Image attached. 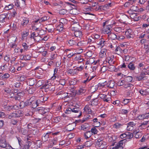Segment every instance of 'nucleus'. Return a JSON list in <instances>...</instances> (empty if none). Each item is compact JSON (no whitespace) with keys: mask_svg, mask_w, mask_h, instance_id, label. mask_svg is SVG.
Returning a JSON list of instances; mask_svg holds the SVG:
<instances>
[{"mask_svg":"<svg viewBox=\"0 0 149 149\" xmlns=\"http://www.w3.org/2000/svg\"><path fill=\"white\" fill-rule=\"evenodd\" d=\"M117 38H116V39L120 41L122 40L125 38V37L122 35H118L117 34Z\"/></svg>","mask_w":149,"mask_h":149,"instance_id":"nucleus-45","label":"nucleus"},{"mask_svg":"<svg viewBox=\"0 0 149 149\" xmlns=\"http://www.w3.org/2000/svg\"><path fill=\"white\" fill-rule=\"evenodd\" d=\"M6 15L5 14L0 15V22L3 23L5 22L7 20Z\"/></svg>","mask_w":149,"mask_h":149,"instance_id":"nucleus-20","label":"nucleus"},{"mask_svg":"<svg viewBox=\"0 0 149 149\" xmlns=\"http://www.w3.org/2000/svg\"><path fill=\"white\" fill-rule=\"evenodd\" d=\"M74 113H79V114L78 116L79 117L81 115L82 112L79 108L73 107L72 108V112Z\"/></svg>","mask_w":149,"mask_h":149,"instance_id":"nucleus-12","label":"nucleus"},{"mask_svg":"<svg viewBox=\"0 0 149 149\" xmlns=\"http://www.w3.org/2000/svg\"><path fill=\"white\" fill-rule=\"evenodd\" d=\"M10 71L12 72H14L15 71V68L13 66H11L10 68Z\"/></svg>","mask_w":149,"mask_h":149,"instance_id":"nucleus-64","label":"nucleus"},{"mask_svg":"<svg viewBox=\"0 0 149 149\" xmlns=\"http://www.w3.org/2000/svg\"><path fill=\"white\" fill-rule=\"evenodd\" d=\"M29 22V19L27 18L24 17L23 18V20L21 23V25L24 26H25Z\"/></svg>","mask_w":149,"mask_h":149,"instance_id":"nucleus-22","label":"nucleus"},{"mask_svg":"<svg viewBox=\"0 0 149 149\" xmlns=\"http://www.w3.org/2000/svg\"><path fill=\"white\" fill-rule=\"evenodd\" d=\"M49 137V133H47L43 137H42V139L44 141H46L48 140Z\"/></svg>","mask_w":149,"mask_h":149,"instance_id":"nucleus-34","label":"nucleus"},{"mask_svg":"<svg viewBox=\"0 0 149 149\" xmlns=\"http://www.w3.org/2000/svg\"><path fill=\"white\" fill-rule=\"evenodd\" d=\"M59 83L61 85L63 86L65 84V79L60 80L59 81Z\"/></svg>","mask_w":149,"mask_h":149,"instance_id":"nucleus-57","label":"nucleus"},{"mask_svg":"<svg viewBox=\"0 0 149 149\" xmlns=\"http://www.w3.org/2000/svg\"><path fill=\"white\" fill-rule=\"evenodd\" d=\"M107 34L109 39L114 40L116 39V38H117V34H118V33H116V34H115L110 32Z\"/></svg>","mask_w":149,"mask_h":149,"instance_id":"nucleus-10","label":"nucleus"},{"mask_svg":"<svg viewBox=\"0 0 149 149\" xmlns=\"http://www.w3.org/2000/svg\"><path fill=\"white\" fill-rule=\"evenodd\" d=\"M71 112H72V108L68 107L66 109L65 113H66L70 114Z\"/></svg>","mask_w":149,"mask_h":149,"instance_id":"nucleus-49","label":"nucleus"},{"mask_svg":"<svg viewBox=\"0 0 149 149\" xmlns=\"http://www.w3.org/2000/svg\"><path fill=\"white\" fill-rule=\"evenodd\" d=\"M90 128L89 124L88 123H84L81 126V129L83 131L89 130Z\"/></svg>","mask_w":149,"mask_h":149,"instance_id":"nucleus-7","label":"nucleus"},{"mask_svg":"<svg viewBox=\"0 0 149 149\" xmlns=\"http://www.w3.org/2000/svg\"><path fill=\"white\" fill-rule=\"evenodd\" d=\"M133 133L134 134H135V137L136 139H138L142 136L141 134L139 132V131L135 130L134 132Z\"/></svg>","mask_w":149,"mask_h":149,"instance_id":"nucleus-24","label":"nucleus"},{"mask_svg":"<svg viewBox=\"0 0 149 149\" xmlns=\"http://www.w3.org/2000/svg\"><path fill=\"white\" fill-rule=\"evenodd\" d=\"M48 17L46 16L43 17L39 20V23L41 22H42L45 21L48 19Z\"/></svg>","mask_w":149,"mask_h":149,"instance_id":"nucleus-48","label":"nucleus"},{"mask_svg":"<svg viewBox=\"0 0 149 149\" xmlns=\"http://www.w3.org/2000/svg\"><path fill=\"white\" fill-rule=\"evenodd\" d=\"M10 77V75L8 73H5L4 74H3L2 73H1V75L0 77L1 79H3L5 78H7L9 77Z\"/></svg>","mask_w":149,"mask_h":149,"instance_id":"nucleus-27","label":"nucleus"},{"mask_svg":"<svg viewBox=\"0 0 149 149\" xmlns=\"http://www.w3.org/2000/svg\"><path fill=\"white\" fill-rule=\"evenodd\" d=\"M23 57L25 60H29L31 58V56L28 55H25Z\"/></svg>","mask_w":149,"mask_h":149,"instance_id":"nucleus-63","label":"nucleus"},{"mask_svg":"<svg viewBox=\"0 0 149 149\" xmlns=\"http://www.w3.org/2000/svg\"><path fill=\"white\" fill-rule=\"evenodd\" d=\"M136 125V123L133 122H131L127 123V130L128 131L132 130L134 129V126Z\"/></svg>","mask_w":149,"mask_h":149,"instance_id":"nucleus-8","label":"nucleus"},{"mask_svg":"<svg viewBox=\"0 0 149 149\" xmlns=\"http://www.w3.org/2000/svg\"><path fill=\"white\" fill-rule=\"evenodd\" d=\"M132 30L130 29H128L125 32L126 35L127 36V37L129 38H131V35L132 34Z\"/></svg>","mask_w":149,"mask_h":149,"instance_id":"nucleus-26","label":"nucleus"},{"mask_svg":"<svg viewBox=\"0 0 149 149\" xmlns=\"http://www.w3.org/2000/svg\"><path fill=\"white\" fill-rule=\"evenodd\" d=\"M92 135L90 131H88L85 132L84 134V136L85 138L87 139L90 137Z\"/></svg>","mask_w":149,"mask_h":149,"instance_id":"nucleus-23","label":"nucleus"},{"mask_svg":"<svg viewBox=\"0 0 149 149\" xmlns=\"http://www.w3.org/2000/svg\"><path fill=\"white\" fill-rule=\"evenodd\" d=\"M13 5L12 4H9L8 6H6L5 7L6 10H9L12 9L13 6Z\"/></svg>","mask_w":149,"mask_h":149,"instance_id":"nucleus-53","label":"nucleus"},{"mask_svg":"<svg viewBox=\"0 0 149 149\" xmlns=\"http://www.w3.org/2000/svg\"><path fill=\"white\" fill-rule=\"evenodd\" d=\"M17 122L18 121L17 119H13L11 120V123L13 125H16Z\"/></svg>","mask_w":149,"mask_h":149,"instance_id":"nucleus-52","label":"nucleus"},{"mask_svg":"<svg viewBox=\"0 0 149 149\" xmlns=\"http://www.w3.org/2000/svg\"><path fill=\"white\" fill-rule=\"evenodd\" d=\"M128 68L131 70H134L136 68L132 62H131L128 65Z\"/></svg>","mask_w":149,"mask_h":149,"instance_id":"nucleus-25","label":"nucleus"},{"mask_svg":"<svg viewBox=\"0 0 149 149\" xmlns=\"http://www.w3.org/2000/svg\"><path fill=\"white\" fill-rule=\"evenodd\" d=\"M107 95L102 94H100L99 95V97L107 102H108L110 101V98L109 97L107 98Z\"/></svg>","mask_w":149,"mask_h":149,"instance_id":"nucleus-15","label":"nucleus"},{"mask_svg":"<svg viewBox=\"0 0 149 149\" xmlns=\"http://www.w3.org/2000/svg\"><path fill=\"white\" fill-rule=\"evenodd\" d=\"M74 35L76 37H79L80 38L82 35V33L81 31L78 30L74 31Z\"/></svg>","mask_w":149,"mask_h":149,"instance_id":"nucleus-29","label":"nucleus"},{"mask_svg":"<svg viewBox=\"0 0 149 149\" xmlns=\"http://www.w3.org/2000/svg\"><path fill=\"white\" fill-rule=\"evenodd\" d=\"M112 103L114 105L118 106L120 104V102L119 100H117L113 101Z\"/></svg>","mask_w":149,"mask_h":149,"instance_id":"nucleus-60","label":"nucleus"},{"mask_svg":"<svg viewBox=\"0 0 149 149\" xmlns=\"http://www.w3.org/2000/svg\"><path fill=\"white\" fill-rule=\"evenodd\" d=\"M36 143L37 146L39 148L41 146L42 144V141L40 140L37 141Z\"/></svg>","mask_w":149,"mask_h":149,"instance_id":"nucleus-54","label":"nucleus"},{"mask_svg":"<svg viewBox=\"0 0 149 149\" xmlns=\"http://www.w3.org/2000/svg\"><path fill=\"white\" fill-rule=\"evenodd\" d=\"M28 106L31 105L32 108H34L38 106V100H33L32 98L27 100Z\"/></svg>","mask_w":149,"mask_h":149,"instance_id":"nucleus-1","label":"nucleus"},{"mask_svg":"<svg viewBox=\"0 0 149 149\" xmlns=\"http://www.w3.org/2000/svg\"><path fill=\"white\" fill-rule=\"evenodd\" d=\"M125 139H123L120 141L114 147L111 148V149H123V147L122 146L123 143L125 142Z\"/></svg>","mask_w":149,"mask_h":149,"instance_id":"nucleus-6","label":"nucleus"},{"mask_svg":"<svg viewBox=\"0 0 149 149\" xmlns=\"http://www.w3.org/2000/svg\"><path fill=\"white\" fill-rule=\"evenodd\" d=\"M106 42L105 40L102 38V37L101 38H100L97 42V44L98 45H100L101 46H104Z\"/></svg>","mask_w":149,"mask_h":149,"instance_id":"nucleus-14","label":"nucleus"},{"mask_svg":"<svg viewBox=\"0 0 149 149\" xmlns=\"http://www.w3.org/2000/svg\"><path fill=\"white\" fill-rule=\"evenodd\" d=\"M4 91L7 93L9 94L10 96H11L12 94L13 95V91L9 88H6L4 89Z\"/></svg>","mask_w":149,"mask_h":149,"instance_id":"nucleus-30","label":"nucleus"},{"mask_svg":"<svg viewBox=\"0 0 149 149\" xmlns=\"http://www.w3.org/2000/svg\"><path fill=\"white\" fill-rule=\"evenodd\" d=\"M90 131L92 134L93 133L94 134H95L97 132V129L94 127L92 128Z\"/></svg>","mask_w":149,"mask_h":149,"instance_id":"nucleus-47","label":"nucleus"},{"mask_svg":"<svg viewBox=\"0 0 149 149\" xmlns=\"http://www.w3.org/2000/svg\"><path fill=\"white\" fill-rule=\"evenodd\" d=\"M66 10L64 9H63L60 10L59 11V13L61 15H64L66 13Z\"/></svg>","mask_w":149,"mask_h":149,"instance_id":"nucleus-56","label":"nucleus"},{"mask_svg":"<svg viewBox=\"0 0 149 149\" xmlns=\"http://www.w3.org/2000/svg\"><path fill=\"white\" fill-rule=\"evenodd\" d=\"M146 74L144 72H141L139 75L135 77V78L138 81H140L144 78L145 77Z\"/></svg>","mask_w":149,"mask_h":149,"instance_id":"nucleus-17","label":"nucleus"},{"mask_svg":"<svg viewBox=\"0 0 149 149\" xmlns=\"http://www.w3.org/2000/svg\"><path fill=\"white\" fill-rule=\"evenodd\" d=\"M74 129L73 125L72 124H70L67 126V130L69 131H71Z\"/></svg>","mask_w":149,"mask_h":149,"instance_id":"nucleus-35","label":"nucleus"},{"mask_svg":"<svg viewBox=\"0 0 149 149\" xmlns=\"http://www.w3.org/2000/svg\"><path fill=\"white\" fill-rule=\"evenodd\" d=\"M139 92L142 95H146L147 93V90H143L141 89L139 91Z\"/></svg>","mask_w":149,"mask_h":149,"instance_id":"nucleus-39","label":"nucleus"},{"mask_svg":"<svg viewBox=\"0 0 149 149\" xmlns=\"http://www.w3.org/2000/svg\"><path fill=\"white\" fill-rule=\"evenodd\" d=\"M36 112L42 115H46V113L49 111V110L43 107H38L36 109Z\"/></svg>","mask_w":149,"mask_h":149,"instance_id":"nucleus-3","label":"nucleus"},{"mask_svg":"<svg viewBox=\"0 0 149 149\" xmlns=\"http://www.w3.org/2000/svg\"><path fill=\"white\" fill-rule=\"evenodd\" d=\"M131 18L134 19L135 21H138L139 20V17L137 13H134L131 14L130 16Z\"/></svg>","mask_w":149,"mask_h":149,"instance_id":"nucleus-18","label":"nucleus"},{"mask_svg":"<svg viewBox=\"0 0 149 149\" xmlns=\"http://www.w3.org/2000/svg\"><path fill=\"white\" fill-rule=\"evenodd\" d=\"M67 22V20L64 18H62L60 20V23L63 25L66 24Z\"/></svg>","mask_w":149,"mask_h":149,"instance_id":"nucleus-37","label":"nucleus"},{"mask_svg":"<svg viewBox=\"0 0 149 149\" xmlns=\"http://www.w3.org/2000/svg\"><path fill=\"white\" fill-rule=\"evenodd\" d=\"M86 91L85 89L83 88H80L77 91V94L78 95H82Z\"/></svg>","mask_w":149,"mask_h":149,"instance_id":"nucleus-28","label":"nucleus"},{"mask_svg":"<svg viewBox=\"0 0 149 149\" xmlns=\"http://www.w3.org/2000/svg\"><path fill=\"white\" fill-rule=\"evenodd\" d=\"M3 107H4V109L7 111H10L13 109L12 105L9 106L4 105L3 106Z\"/></svg>","mask_w":149,"mask_h":149,"instance_id":"nucleus-32","label":"nucleus"},{"mask_svg":"<svg viewBox=\"0 0 149 149\" xmlns=\"http://www.w3.org/2000/svg\"><path fill=\"white\" fill-rule=\"evenodd\" d=\"M129 112L128 110H126L125 109H122L121 110V112L122 114H126Z\"/></svg>","mask_w":149,"mask_h":149,"instance_id":"nucleus-55","label":"nucleus"},{"mask_svg":"<svg viewBox=\"0 0 149 149\" xmlns=\"http://www.w3.org/2000/svg\"><path fill=\"white\" fill-rule=\"evenodd\" d=\"M26 77L24 75H22L19 77V79L21 81H24Z\"/></svg>","mask_w":149,"mask_h":149,"instance_id":"nucleus-62","label":"nucleus"},{"mask_svg":"<svg viewBox=\"0 0 149 149\" xmlns=\"http://www.w3.org/2000/svg\"><path fill=\"white\" fill-rule=\"evenodd\" d=\"M109 68L111 71H114L116 68L115 67L112 65H110L109 66Z\"/></svg>","mask_w":149,"mask_h":149,"instance_id":"nucleus-51","label":"nucleus"},{"mask_svg":"<svg viewBox=\"0 0 149 149\" xmlns=\"http://www.w3.org/2000/svg\"><path fill=\"white\" fill-rule=\"evenodd\" d=\"M23 115V114L22 111H19L15 113H10V114L8 115V118L10 119H11L13 117H19L22 116Z\"/></svg>","mask_w":149,"mask_h":149,"instance_id":"nucleus-2","label":"nucleus"},{"mask_svg":"<svg viewBox=\"0 0 149 149\" xmlns=\"http://www.w3.org/2000/svg\"><path fill=\"white\" fill-rule=\"evenodd\" d=\"M125 83V80L119 81L117 82V85L119 86L124 85Z\"/></svg>","mask_w":149,"mask_h":149,"instance_id":"nucleus-43","label":"nucleus"},{"mask_svg":"<svg viewBox=\"0 0 149 149\" xmlns=\"http://www.w3.org/2000/svg\"><path fill=\"white\" fill-rule=\"evenodd\" d=\"M29 85L30 86H32L34 84V80L33 79H30L29 82Z\"/></svg>","mask_w":149,"mask_h":149,"instance_id":"nucleus-58","label":"nucleus"},{"mask_svg":"<svg viewBox=\"0 0 149 149\" xmlns=\"http://www.w3.org/2000/svg\"><path fill=\"white\" fill-rule=\"evenodd\" d=\"M7 142L6 140L3 138L0 139V147L2 148H6L7 145Z\"/></svg>","mask_w":149,"mask_h":149,"instance_id":"nucleus-9","label":"nucleus"},{"mask_svg":"<svg viewBox=\"0 0 149 149\" xmlns=\"http://www.w3.org/2000/svg\"><path fill=\"white\" fill-rule=\"evenodd\" d=\"M46 30L47 31L49 32L52 33L53 32L54 29V26L52 24H49L47 26V27L45 28Z\"/></svg>","mask_w":149,"mask_h":149,"instance_id":"nucleus-16","label":"nucleus"},{"mask_svg":"<svg viewBox=\"0 0 149 149\" xmlns=\"http://www.w3.org/2000/svg\"><path fill=\"white\" fill-rule=\"evenodd\" d=\"M36 91V88H29L28 90L29 93L32 94L35 92Z\"/></svg>","mask_w":149,"mask_h":149,"instance_id":"nucleus-36","label":"nucleus"},{"mask_svg":"<svg viewBox=\"0 0 149 149\" xmlns=\"http://www.w3.org/2000/svg\"><path fill=\"white\" fill-rule=\"evenodd\" d=\"M51 86V84H45L42 86L41 88L42 89H44V91L46 92H49V89Z\"/></svg>","mask_w":149,"mask_h":149,"instance_id":"nucleus-19","label":"nucleus"},{"mask_svg":"<svg viewBox=\"0 0 149 149\" xmlns=\"http://www.w3.org/2000/svg\"><path fill=\"white\" fill-rule=\"evenodd\" d=\"M27 102V101H26L25 102L23 101H22L21 102H20L19 104V109H22L25 106H28V104Z\"/></svg>","mask_w":149,"mask_h":149,"instance_id":"nucleus-21","label":"nucleus"},{"mask_svg":"<svg viewBox=\"0 0 149 149\" xmlns=\"http://www.w3.org/2000/svg\"><path fill=\"white\" fill-rule=\"evenodd\" d=\"M107 50L105 49H102L99 53V56L101 58H104L106 56Z\"/></svg>","mask_w":149,"mask_h":149,"instance_id":"nucleus-13","label":"nucleus"},{"mask_svg":"<svg viewBox=\"0 0 149 149\" xmlns=\"http://www.w3.org/2000/svg\"><path fill=\"white\" fill-rule=\"evenodd\" d=\"M84 111L90 113L91 112V109L88 105H86L85 106L84 108Z\"/></svg>","mask_w":149,"mask_h":149,"instance_id":"nucleus-42","label":"nucleus"},{"mask_svg":"<svg viewBox=\"0 0 149 149\" xmlns=\"http://www.w3.org/2000/svg\"><path fill=\"white\" fill-rule=\"evenodd\" d=\"M108 86L110 88H113L115 86V82L113 81H110L108 83Z\"/></svg>","mask_w":149,"mask_h":149,"instance_id":"nucleus-33","label":"nucleus"},{"mask_svg":"<svg viewBox=\"0 0 149 149\" xmlns=\"http://www.w3.org/2000/svg\"><path fill=\"white\" fill-rule=\"evenodd\" d=\"M92 79V78H91L90 79H89V77H88V78L86 80L83 81L82 83L84 84H86L90 80H91Z\"/></svg>","mask_w":149,"mask_h":149,"instance_id":"nucleus-61","label":"nucleus"},{"mask_svg":"<svg viewBox=\"0 0 149 149\" xmlns=\"http://www.w3.org/2000/svg\"><path fill=\"white\" fill-rule=\"evenodd\" d=\"M124 87L125 88H127L130 90V93L131 92V91L133 89L134 87L133 85L130 83H127L125 82V83L124 84Z\"/></svg>","mask_w":149,"mask_h":149,"instance_id":"nucleus-11","label":"nucleus"},{"mask_svg":"<svg viewBox=\"0 0 149 149\" xmlns=\"http://www.w3.org/2000/svg\"><path fill=\"white\" fill-rule=\"evenodd\" d=\"M112 24H108L106 26H103V28L102 29V31L104 33L108 34L109 33H110L111 31V28L112 27Z\"/></svg>","mask_w":149,"mask_h":149,"instance_id":"nucleus-5","label":"nucleus"},{"mask_svg":"<svg viewBox=\"0 0 149 149\" xmlns=\"http://www.w3.org/2000/svg\"><path fill=\"white\" fill-rule=\"evenodd\" d=\"M115 51L116 54H119L121 52L122 50L120 47H118L116 49Z\"/></svg>","mask_w":149,"mask_h":149,"instance_id":"nucleus-38","label":"nucleus"},{"mask_svg":"<svg viewBox=\"0 0 149 149\" xmlns=\"http://www.w3.org/2000/svg\"><path fill=\"white\" fill-rule=\"evenodd\" d=\"M146 114H144L142 115H140L138 116V119L140 120H142L147 118V116H146Z\"/></svg>","mask_w":149,"mask_h":149,"instance_id":"nucleus-40","label":"nucleus"},{"mask_svg":"<svg viewBox=\"0 0 149 149\" xmlns=\"http://www.w3.org/2000/svg\"><path fill=\"white\" fill-rule=\"evenodd\" d=\"M67 43L68 46H74V45H76L77 42L75 38H70L67 40Z\"/></svg>","mask_w":149,"mask_h":149,"instance_id":"nucleus-4","label":"nucleus"},{"mask_svg":"<svg viewBox=\"0 0 149 149\" xmlns=\"http://www.w3.org/2000/svg\"><path fill=\"white\" fill-rule=\"evenodd\" d=\"M126 135L127 139H131L133 137V134L129 132H126Z\"/></svg>","mask_w":149,"mask_h":149,"instance_id":"nucleus-31","label":"nucleus"},{"mask_svg":"<svg viewBox=\"0 0 149 149\" xmlns=\"http://www.w3.org/2000/svg\"><path fill=\"white\" fill-rule=\"evenodd\" d=\"M10 14L11 15V17H14L17 15V13L16 11L14 10H13V11Z\"/></svg>","mask_w":149,"mask_h":149,"instance_id":"nucleus-50","label":"nucleus"},{"mask_svg":"<svg viewBox=\"0 0 149 149\" xmlns=\"http://www.w3.org/2000/svg\"><path fill=\"white\" fill-rule=\"evenodd\" d=\"M148 122H149L148 121H146L142 123L140 127L143 129L144 128L146 127V126L148 124Z\"/></svg>","mask_w":149,"mask_h":149,"instance_id":"nucleus-44","label":"nucleus"},{"mask_svg":"<svg viewBox=\"0 0 149 149\" xmlns=\"http://www.w3.org/2000/svg\"><path fill=\"white\" fill-rule=\"evenodd\" d=\"M22 46L24 47V50H27L29 46L26 43H23L22 44Z\"/></svg>","mask_w":149,"mask_h":149,"instance_id":"nucleus-59","label":"nucleus"},{"mask_svg":"<svg viewBox=\"0 0 149 149\" xmlns=\"http://www.w3.org/2000/svg\"><path fill=\"white\" fill-rule=\"evenodd\" d=\"M122 126V125L119 124L118 123H115L113 125V127L115 128L118 129L120 128Z\"/></svg>","mask_w":149,"mask_h":149,"instance_id":"nucleus-41","label":"nucleus"},{"mask_svg":"<svg viewBox=\"0 0 149 149\" xmlns=\"http://www.w3.org/2000/svg\"><path fill=\"white\" fill-rule=\"evenodd\" d=\"M86 43H85L84 41H81L79 42H78L77 43V44L76 45L78 46H84L85 45Z\"/></svg>","mask_w":149,"mask_h":149,"instance_id":"nucleus-46","label":"nucleus"}]
</instances>
